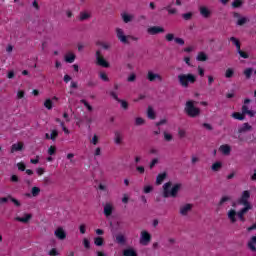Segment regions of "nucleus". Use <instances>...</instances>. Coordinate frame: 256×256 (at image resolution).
Returning a JSON list of instances; mask_svg holds the SVG:
<instances>
[{"label": "nucleus", "mask_w": 256, "mask_h": 256, "mask_svg": "<svg viewBox=\"0 0 256 256\" xmlns=\"http://www.w3.org/2000/svg\"><path fill=\"white\" fill-rule=\"evenodd\" d=\"M124 256H137V252H135V249L133 248H127L123 252Z\"/></svg>", "instance_id": "nucleus-28"}, {"label": "nucleus", "mask_w": 256, "mask_h": 256, "mask_svg": "<svg viewBox=\"0 0 256 256\" xmlns=\"http://www.w3.org/2000/svg\"><path fill=\"white\" fill-rule=\"evenodd\" d=\"M122 19H123L124 23H129V21H131L133 19V16L124 12V13H122Z\"/></svg>", "instance_id": "nucleus-38"}, {"label": "nucleus", "mask_w": 256, "mask_h": 256, "mask_svg": "<svg viewBox=\"0 0 256 256\" xmlns=\"http://www.w3.org/2000/svg\"><path fill=\"white\" fill-rule=\"evenodd\" d=\"M58 135H59V132L57 130H52L50 131V133H46L45 137L46 139H51L52 141H55Z\"/></svg>", "instance_id": "nucleus-20"}, {"label": "nucleus", "mask_w": 256, "mask_h": 256, "mask_svg": "<svg viewBox=\"0 0 256 256\" xmlns=\"http://www.w3.org/2000/svg\"><path fill=\"white\" fill-rule=\"evenodd\" d=\"M222 167H223V162L217 161L212 164L211 169L212 171L217 172V171H221Z\"/></svg>", "instance_id": "nucleus-22"}, {"label": "nucleus", "mask_w": 256, "mask_h": 256, "mask_svg": "<svg viewBox=\"0 0 256 256\" xmlns=\"http://www.w3.org/2000/svg\"><path fill=\"white\" fill-rule=\"evenodd\" d=\"M248 249L256 251V236H252L248 241Z\"/></svg>", "instance_id": "nucleus-18"}, {"label": "nucleus", "mask_w": 256, "mask_h": 256, "mask_svg": "<svg viewBox=\"0 0 256 256\" xmlns=\"http://www.w3.org/2000/svg\"><path fill=\"white\" fill-rule=\"evenodd\" d=\"M44 107L51 111L53 109V100L51 98H48L44 101Z\"/></svg>", "instance_id": "nucleus-30"}, {"label": "nucleus", "mask_w": 256, "mask_h": 256, "mask_svg": "<svg viewBox=\"0 0 256 256\" xmlns=\"http://www.w3.org/2000/svg\"><path fill=\"white\" fill-rule=\"evenodd\" d=\"M183 19H185L186 21H189V19H191L193 17V13L188 12L182 15Z\"/></svg>", "instance_id": "nucleus-53"}, {"label": "nucleus", "mask_w": 256, "mask_h": 256, "mask_svg": "<svg viewBox=\"0 0 256 256\" xmlns=\"http://www.w3.org/2000/svg\"><path fill=\"white\" fill-rule=\"evenodd\" d=\"M79 229H80V233H81L82 235H85V233H86V231H87V226H86L85 224H81L80 227H79Z\"/></svg>", "instance_id": "nucleus-56"}, {"label": "nucleus", "mask_w": 256, "mask_h": 256, "mask_svg": "<svg viewBox=\"0 0 256 256\" xmlns=\"http://www.w3.org/2000/svg\"><path fill=\"white\" fill-rule=\"evenodd\" d=\"M243 5V0H234L232 2V7L237 8V7H241Z\"/></svg>", "instance_id": "nucleus-44"}, {"label": "nucleus", "mask_w": 256, "mask_h": 256, "mask_svg": "<svg viewBox=\"0 0 256 256\" xmlns=\"http://www.w3.org/2000/svg\"><path fill=\"white\" fill-rule=\"evenodd\" d=\"M83 245H84L85 249L91 248V242L87 238L83 239Z\"/></svg>", "instance_id": "nucleus-47"}, {"label": "nucleus", "mask_w": 256, "mask_h": 256, "mask_svg": "<svg viewBox=\"0 0 256 256\" xmlns=\"http://www.w3.org/2000/svg\"><path fill=\"white\" fill-rule=\"evenodd\" d=\"M31 217V214H24L22 217H16V221H19L20 223H29Z\"/></svg>", "instance_id": "nucleus-19"}, {"label": "nucleus", "mask_w": 256, "mask_h": 256, "mask_svg": "<svg viewBox=\"0 0 256 256\" xmlns=\"http://www.w3.org/2000/svg\"><path fill=\"white\" fill-rule=\"evenodd\" d=\"M197 71L200 77H205V69H203V67L198 66Z\"/></svg>", "instance_id": "nucleus-50"}, {"label": "nucleus", "mask_w": 256, "mask_h": 256, "mask_svg": "<svg viewBox=\"0 0 256 256\" xmlns=\"http://www.w3.org/2000/svg\"><path fill=\"white\" fill-rule=\"evenodd\" d=\"M235 75V70L233 68H227L225 71V77L226 79H231Z\"/></svg>", "instance_id": "nucleus-33"}, {"label": "nucleus", "mask_w": 256, "mask_h": 256, "mask_svg": "<svg viewBox=\"0 0 256 256\" xmlns=\"http://www.w3.org/2000/svg\"><path fill=\"white\" fill-rule=\"evenodd\" d=\"M178 81L181 87L187 89L189 85H193L197 81V75L192 73L180 74L178 75Z\"/></svg>", "instance_id": "nucleus-3"}, {"label": "nucleus", "mask_w": 256, "mask_h": 256, "mask_svg": "<svg viewBox=\"0 0 256 256\" xmlns=\"http://www.w3.org/2000/svg\"><path fill=\"white\" fill-rule=\"evenodd\" d=\"M219 151H220V153H222V155H230V153H231V146H229L227 144L221 145L219 147Z\"/></svg>", "instance_id": "nucleus-17"}, {"label": "nucleus", "mask_w": 256, "mask_h": 256, "mask_svg": "<svg viewBox=\"0 0 256 256\" xmlns=\"http://www.w3.org/2000/svg\"><path fill=\"white\" fill-rule=\"evenodd\" d=\"M135 79H137V76L132 73V74H130V75L128 76L127 81H129V82L131 83V82L135 81Z\"/></svg>", "instance_id": "nucleus-62"}, {"label": "nucleus", "mask_w": 256, "mask_h": 256, "mask_svg": "<svg viewBox=\"0 0 256 256\" xmlns=\"http://www.w3.org/2000/svg\"><path fill=\"white\" fill-rule=\"evenodd\" d=\"M178 135H179L180 139L187 137V130H185L183 128H179Z\"/></svg>", "instance_id": "nucleus-40"}, {"label": "nucleus", "mask_w": 256, "mask_h": 256, "mask_svg": "<svg viewBox=\"0 0 256 256\" xmlns=\"http://www.w3.org/2000/svg\"><path fill=\"white\" fill-rule=\"evenodd\" d=\"M230 41H231V43H233V45H235L237 51H239V49H241V43L239 42V40L237 38L231 37Z\"/></svg>", "instance_id": "nucleus-36"}, {"label": "nucleus", "mask_w": 256, "mask_h": 256, "mask_svg": "<svg viewBox=\"0 0 256 256\" xmlns=\"http://www.w3.org/2000/svg\"><path fill=\"white\" fill-rule=\"evenodd\" d=\"M36 171V175H38V177H42V175H45V168L44 167H37L35 169Z\"/></svg>", "instance_id": "nucleus-39"}, {"label": "nucleus", "mask_w": 256, "mask_h": 256, "mask_svg": "<svg viewBox=\"0 0 256 256\" xmlns=\"http://www.w3.org/2000/svg\"><path fill=\"white\" fill-rule=\"evenodd\" d=\"M65 61L66 63H73V61H75V54L73 52H68L65 55Z\"/></svg>", "instance_id": "nucleus-26"}, {"label": "nucleus", "mask_w": 256, "mask_h": 256, "mask_svg": "<svg viewBox=\"0 0 256 256\" xmlns=\"http://www.w3.org/2000/svg\"><path fill=\"white\" fill-rule=\"evenodd\" d=\"M149 35H157L159 33H165V28L161 26H153L148 28Z\"/></svg>", "instance_id": "nucleus-11"}, {"label": "nucleus", "mask_w": 256, "mask_h": 256, "mask_svg": "<svg viewBox=\"0 0 256 256\" xmlns=\"http://www.w3.org/2000/svg\"><path fill=\"white\" fill-rule=\"evenodd\" d=\"M251 194L249 191H244L239 200L233 202L232 208L227 211V217L230 223H237V220L245 223V215L253 209V205L249 203Z\"/></svg>", "instance_id": "nucleus-1"}, {"label": "nucleus", "mask_w": 256, "mask_h": 256, "mask_svg": "<svg viewBox=\"0 0 256 256\" xmlns=\"http://www.w3.org/2000/svg\"><path fill=\"white\" fill-rule=\"evenodd\" d=\"M233 119H236L237 121H243L245 120V114L243 112H234L232 113Z\"/></svg>", "instance_id": "nucleus-23"}, {"label": "nucleus", "mask_w": 256, "mask_h": 256, "mask_svg": "<svg viewBox=\"0 0 256 256\" xmlns=\"http://www.w3.org/2000/svg\"><path fill=\"white\" fill-rule=\"evenodd\" d=\"M111 213H113V204L107 203L104 206V214L106 215V217H109Z\"/></svg>", "instance_id": "nucleus-21"}, {"label": "nucleus", "mask_w": 256, "mask_h": 256, "mask_svg": "<svg viewBox=\"0 0 256 256\" xmlns=\"http://www.w3.org/2000/svg\"><path fill=\"white\" fill-rule=\"evenodd\" d=\"M120 105L122 109H128L129 107V103H127V101H124V100H120Z\"/></svg>", "instance_id": "nucleus-60"}, {"label": "nucleus", "mask_w": 256, "mask_h": 256, "mask_svg": "<svg viewBox=\"0 0 256 256\" xmlns=\"http://www.w3.org/2000/svg\"><path fill=\"white\" fill-rule=\"evenodd\" d=\"M239 133H245V131H251V125L248 123H244L240 128H239Z\"/></svg>", "instance_id": "nucleus-32"}, {"label": "nucleus", "mask_w": 256, "mask_h": 256, "mask_svg": "<svg viewBox=\"0 0 256 256\" xmlns=\"http://www.w3.org/2000/svg\"><path fill=\"white\" fill-rule=\"evenodd\" d=\"M148 119H155V111L149 107L147 110Z\"/></svg>", "instance_id": "nucleus-42"}, {"label": "nucleus", "mask_w": 256, "mask_h": 256, "mask_svg": "<svg viewBox=\"0 0 256 256\" xmlns=\"http://www.w3.org/2000/svg\"><path fill=\"white\" fill-rule=\"evenodd\" d=\"M148 243H151V234H149V232L143 230L140 233V244L147 245Z\"/></svg>", "instance_id": "nucleus-8"}, {"label": "nucleus", "mask_w": 256, "mask_h": 256, "mask_svg": "<svg viewBox=\"0 0 256 256\" xmlns=\"http://www.w3.org/2000/svg\"><path fill=\"white\" fill-rule=\"evenodd\" d=\"M181 191L180 183L167 182L163 185V196L164 197H177V193Z\"/></svg>", "instance_id": "nucleus-2"}, {"label": "nucleus", "mask_w": 256, "mask_h": 256, "mask_svg": "<svg viewBox=\"0 0 256 256\" xmlns=\"http://www.w3.org/2000/svg\"><path fill=\"white\" fill-rule=\"evenodd\" d=\"M164 139L165 141H171V139H173V135H171L169 132H164Z\"/></svg>", "instance_id": "nucleus-55"}, {"label": "nucleus", "mask_w": 256, "mask_h": 256, "mask_svg": "<svg viewBox=\"0 0 256 256\" xmlns=\"http://www.w3.org/2000/svg\"><path fill=\"white\" fill-rule=\"evenodd\" d=\"M243 115H248V117H255V110H253V105H251V100L246 99L244 105L242 106Z\"/></svg>", "instance_id": "nucleus-5"}, {"label": "nucleus", "mask_w": 256, "mask_h": 256, "mask_svg": "<svg viewBox=\"0 0 256 256\" xmlns=\"http://www.w3.org/2000/svg\"><path fill=\"white\" fill-rule=\"evenodd\" d=\"M147 79L148 81H163V77L160 76L159 73L153 71V70H149L148 73H147Z\"/></svg>", "instance_id": "nucleus-9"}, {"label": "nucleus", "mask_w": 256, "mask_h": 256, "mask_svg": "<svg viewBox=\"0 0 256 256\" xmlns=\"http://www.w3.org/2000/svg\"><path fill=\"white\" fill-rule=\"evenodd\" d=\"M41 193V188L34 186L31 189V195L32 197H38V195Z\"/></svg>", "instance_id": "nucleus-35"}, {"label": "nucleus", "mask_w": 256, "mask_h": 256, "mask_svg": "<svg viewBox=\"0 0 256 256\" xmlns=\"http://www.w3.org/2000/svg\"><path fill=\"white\" fill-rule=\"evenodd\" d=\"M54 235L57 239H60V241L67 239V232L65 231V229H63V227H58L54 231Z\"/></svg>", "instance_id": "nucleus-10"}, {"label": "nucleus", "mask_w": 256, "mask_h": 256, "mask_svg": "<svg viewBox=\"0 0 256 256\" xmlns=\"http://www.w3.org/2000/svg\"><path fill=\"white\" fill-rule=\"evenodd\" d=\"M116 241H117V243H125V236H123V235H118V236L116 237Z\"/></svg>", "instance_id": "nucleus-58"}, {"label": "nucleus", "mask_w": 256, "mask_h": 256, "mask_svg": "<svg viewBox=\"0 0 256 256\" xmlns=\"http://www.w3.org/2000/svg\"><path fill=\"white\" fill-rule=\"evenodd\" d=\"M97 143H99V136L94 135V136L92 137L91 144H92V145H97Z\"/></svg>", "instance_id": "nucleus-59"}, {"label": "nucleus", "mask_w": 256, "mask_h": 256, "mask_svg": "<svg viewBox=\"0 0 256 256\" xmlns=\"http://www.w3.org/2000/svg\"><path fill=\"white\" fill-rule=\"evenodd\" d=\"M184 62L186 63V65H188V67H193V64H191V57H184Z\"/></svg>", "instance_id": "nucleus-57"}, {"label": "nucleus", "mask_w": 256, "mask_h": 256, "mask_svg": "<svg viewBox=\"0 0 256 256\" xmlns=\"http://www.w3.org/2000/svg\"><path fill=\"white\" fill-rule=\"evenodd\" d=\"M192 209H193V205L184 204L180 207V214H182L183 216L189 215Z\"/></svg>", "instance_id": "nucleus-12"}, {"label": "nucleus", "mask_w": 256, "mask_h": 256, "mask_svg": "<svg viewBox=\"0 0 256 256\" xmlns=\"http://www.w3.org/2000/svg\"><path fill=\"white\" fill-rule=\"evenodd\" d=\"M16 96L17 99H23L25 97V90H18Z\"/></svg>", "instance_id": "nucleus-49"}, {"label": "nucleus", "mask_w": 256, "mask_h": 256, "mask_svg": "<svg viewBox=\"0 0 256 256\" xmlns=\"http://www.w3.org/2000/svg\"><path fill=\"white\" fill-rule=\"evenodd\" d=\"M167 178V173H161L157 176L156 178V185H161V183H163V181H165V179Z\"/></svg>", "instance_id": "nucleus-25"}, {"label": "nucleus", "mask_w": 256, "mask_h": 256, "mask_svg": "<svg viewBox=\"0 0 256 256\" xmlns=\"http://www.w3.org/2000/svg\"><path fill=\"white\" fill-rule=\"evenodd\" d=\"M253 73H256L255 69H253V68H246L244 70V75H245L246 79H251V75H253Z\"/></svg>", "instance_id": "nucleus-29"}, {"label": "nucleus", "mask_w": 256, "mask_h": 256, "mask_svg": "<svg viewBox=\"0 0 256 256\" xmlns=\"http://www.w3.org/2000/svg\"><path fill=\"white\" fill-rule=\"evenodd\" d=\"M114 143L116 145H121V143H123V134L120 131L114 132Z\"/></svg>", "instance_id": "nucleus-15"}, {"label": "nucleus", "mask_w": 256, "mask_h": 256, "mask_svg": "<svg viewBox=\"0 0 256 256\" xmlns=\"http://www.w3.org/2000/svg\"><path fill=\"white\" fill-rule=\"evenodd\" d=\"M23 142L15 143L11 146V153H17V151H23Z\"/></svg>", "instance_id": "nucleus-16"}, {"label": "nucleus", "mask_w": 256, "mask_h": 256, "mask_svg": "<svg viewBox=\"0 0 256 256\" xmlns=\"http://www.w3.org/2000/svg\"><path fill=\"white\" fill-rule=\"evenodd\" d=\"M48 155L53 156L57 153V147L56 146H50L47 151Z\"/></svg>", "instance_id": "nucleus-43"}, {"label": "nucleus", "mask_w": 256, "mask_h": 256, "mask_svg": "<svg viewBox=\"0 0 256 256\" xmlns=\"http://www.w3.org/2000/svg\"><path fill=\"white\" fill-rule=\"evenodd\" d=\"M16 165H17L19 171H25L26 165L23 162H19Z\"/></svg>", "instance_id": "nucleus-54"}, {"label": "nucleus", "mask_w": 256, "mask_h": 256, "mask_svg": "<svg viewBox=\"0 0 256 256\" xmlns=\"http://www.w3.org/2000/svg\"><path fill=\"white\" fill-rule=\"evenodd\" d=\"M116 37L121 43H129V36L121 28H116Z\"/></svg>", "instance_id": "nucleus-7"}, {"label": "nucleus", "mask_w": 256, "mask_h": 256, "mask_svg": "<svg viewBox=\"0 0 256 256\" xmlns=\"http://www.w3.org/2000/svg\"><path fill=\"white\" fill-rule=\"evenodd\" d=\"M185 111L189 117H199L201 114V109L197 108L195 102L191 100L186 102Z\"/></svg>", "instance_id": "nucleus-4"}, {"label": "nucleus", "mask_w": 256, "mask_h": 256, "mask_svg": "<svg viewBox=\"0 0 256 256\" xmlns=\"http://www.w3.org/2000/svg\"><path fill=\"white\" fill-rule=\"evenodd\" d=\"M90 17H91V13H89L88 11H83L79 15L80 21H87V19H89Z\"/></svg>", "instance_id": "nucleus-27"}, {"label": "nucleus", "mask_w": 256, "mask_h": 256, "mask_svg": "<svg viewBox=\"0 0 256 256\" xmlns=\"http://www.w3.org/2000/svg\"><path fill=\"white\" fill-rule=\"evenodd\" d=\"M83 105L88 109V111H93V107L89 105V103L85 100H82Z\"/></svg>", "instance_id": "nucleus-61"}, {"label": "nucleus", "mask_w": 256, "mask_h": 256, "mask_svg": "<svg viewBox=\"0 0 256 256\" xmlns=\"http://www.w3.org/2000/svg\"><path fill=\"white\" fill-rule=\"evenodd\" d=\"M228 201H231V197L227 196V195H224L222 196V198L220 199L218 205L220 207H222V205H225V203H228Z\"/></svg>", "instance_id": "nucleus-34"}, {"label": "nucleus", "mask_w": 256, "mask_h": 256, "mask_svg": "<svg viewBox=\"0 0 256 256\" xmlns=\"http://www.w3.org/2000/svg\"><path fill=\"white\" fill-rule=\"evenodd\" d=\"M144 193H151L153 191V187L151 185H145L143 188Z\"/></svg>", "instance_id": "nucleus-51"}, {"label": "nucleus", "mask_w": 256, "mask_h": 256, "mask_svg": "<svg viewBox=\"0 0 256 256\" xmlns=\"http://www.w3.org/2000/svg\"><path fill=\"white\" fill-rule=\"evenodd\" d=\"M48 255L50 256H58L59 255V250L57 248H52L49 252Z\"/></svg>", "instance_id": "nucleus-45"}, {"label": "nucleus", "mask_w": 256, "mask_h": 256, "mask_svg": "<svg viewBox=\"0 0 256 256\" xmlns=\"http://www.w3.org/2000/svg\"><path fill=\"white\" fill-rule=\"evenodd\" d=\"M104 243H105V240L103 239V237L94 238V245H96V247H102Z\"/></svg>", "instance_id": "nucleus-31"}, {"label": "nucleus", "mask_w": 256, "mask_h": 256, "mask_svg": "<svg viewBox=\"0 0 256 256\" xmlns=\"http://www.w3.org/2000/svg\"><path fill=\"white\" fill-rule=\"evenodd\" d=\"M207 60V54L205 52L198 53L196 57V61H206Z\"/></svg>", "instance_id": "nucleus-37"}, {"label": "nucleus", "mask_w": 256, "mask_h": 256, "mask_svg": "<svg viewBox=\"0 0 256 256\" xmlns=\"http://www.w3.org/2000/svg\"><path fill=\"white\" fill-rule=\"evenodd\" d=\"M97 65L100 67L108 68L110 66L109 62L101 55L100 51L96 52Z\"/></svg>", "instance_id": "nucleus-6"}, {"label": "nucleus", "mask_w": 256, "mask_h": 256, "mask_svg": "<svg viewBox=\"0 0 256 256\" xmlns=\"http://www.w3.org/2000/svg\"><path fill=\"white\" fill-rule=\"evenodd\" d=\"M169 15H176L177 10L175 8H171L170 6L166 7Z\"/></svg>", "instance_id": "nucleus-52"}, {"label": "nucleus", "mask_w": 256, "mask_h": 256, "mask_svg": "<svg viewBox=\"0 0 256 256\" xmlns=\"http://www.w3.org/2000/svg\"><path fill=\"white\" fill-rule=\"evenodd\" d=\"M9 199L11 200V196L2 197V198H0V203H1V204L7 203V201H9Z\"/></svg>", "instance_id": "nucleus-63"}, {"label": "nucleus", "mask_w": 256, "mask_h": 256, "mask_svg": "<svg viewBox=\"0 0 256 256\" xmlns=\"http://www.w3.org/2000/svg\"><path fill=\"white\" fill-rule=\"evenodd\" d=\"M237 53L242 57V59H249V53L242 51L241 48L237 50Z\"/></svg>", "instance_id": "nucleus-41"}, {"label": "nucleus", "mask_w": 256, "mask_h": 256, "mask_svg": "<svg viewBox=\"0 0 256 256\" xmlns=\"http://www.w3.org/2000/svg\"><path fill=\"white\" fill-rule=\"evenodd\" d=\"M99 79H101V81H104L105 83H109V75L107 74V72L105 71H101L98 74Z\"/></svg>", "instance_id": "nucleus-24"}, {"label": "nucleus", "mask_w": 256, "mask_h": 256, "mask_svg": "<svg viewBox=\"0 0 256 256\" xmlns=\"http://www.w3.org/2000/svg\"><path fill=\"white\" fill-rule=\"evenodd\" d=\"M233 17L237 20V25H245L247 23V18L241 16L239 13H234Z\"/></svg>", "instance_id": "nucleus-14"}, {"label": "nucleus", "mask_w": 256, "mask_h": 256, "mask_svg": "<svg viewBox=\"0 0 256 256\" xmlns=\"http://www.w3.org/2000/svg\"><path fill=\"white\" fill-rule=\"evenodd\" d=\"M145 124V119L141 118V117H137L135 119V125H144Z\"/></svg>", "instance_id": "nucleus-46"}, {"label": "nucleus", "mask_w": 256, "mask_h": 256, "mask_svg": "<svg viewBox=\"0 0 256 256\" xmlns=\"http://www.w3.org/2000/svg\"><path fill=\"white\" fill-rule=\"evenodd\" d=\"M199 11H200V15H202V17H205V19L211 17V10L206 6H201L199 8Z\"/></svg>", "instance_id": "nucleus-13"}, {"label": "nucleus", "mask_w": 256, "mask_h": 256, "mask_svg": "<svg viewBox=\"0 0 256 256\" xmlns=\"http://www.w3.org/2000/svg\"><path fill=\"white\" fill-rule=\"evenodd\" d=\"M41 157L39 155H37L35 158L30 159V163H32V165H37L40 161Z\"/></svg>", "instance_id": "nucleus-48"}, {"label": "nucleus", "mask_w": 256, "mask_h": 256, "mask_svg": "<svg viewBox=\"0 0 256 256\" xmlns=\"http://www.w3.org/2000/svg\"><path fill=\"white\" fill-rule=\"evenodd\" d=\"M173 39H175V35L174 34H167L166 35V41H173Z\"/></svg>", "instance_id": "nucleus-64"}]
</instances>
